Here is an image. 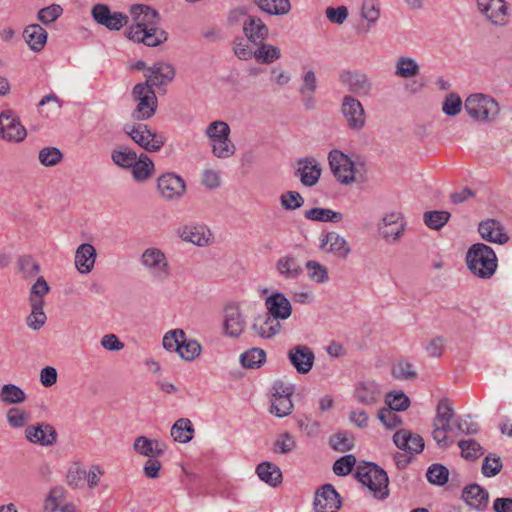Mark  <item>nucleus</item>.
Listing matches in <instances>:
<instances>
[{"mask_svg":"<svg viewBox=\"0 0 512 512\" xmlns=\"http://www.w3.org/2000/svg\"><path fill=\"white\" fill-rule=\"evenodd\" d=\"M260 46L254 51L253 56L259 63L270 64L278 60L281 56L279 48L270 44H259Z\"/></svg>","mask_w":512,"mask_h":512,"instance_id":"nucleus-43","label":"nucleus"},{"mask_svg":"<svg viewBox=\"0 0 512 512\" xmlns=\"http://www.w3.org/2000/svg\"><path fill=\"white\" fill-rule=\"evenodd\" d=\"M479 10L495 25L508 21L507 5L504 0H478Z\"/></svg>","mask_w":512,"mask_h":512,"instance_id":"nucleus-16","label":"nucleus"},{"mask_svg":"<svg viewBox=\"0 0 512 512\" xmlns=\"http://www.w3.org/2000/svg\"><path fill=\"white\" fill-rule=\"evenodd\" d=\"M245 322L241 316L239 307L229 304L225 307L224 328L227 334L233 337L239 336L244 331Z\"/></svg>","mask_w":512,"mask_h":512,"instance_id":"nucleus-27","label":"nucleus"},{"mask_svg":"<svg viewBox=\"0 0 512 512\" xmlns=\"http://www.w3.org/2000/svg\"><path fill=\"white\" fill-rule=\"evenodd\" d=\"M184 331L175 329L167 332L163 337V347L169 351H178L180 343H183Z\"/></svg>","mask_w":512,"mask_h":512,"instance_id":"nucleus-59","label":"nucleus"},{"mask_svg":"<svg viewBox=\"0 0 512 512\" xmlns=\"http://www.w3.org/2000/svg\"><path fill=\"white\" fill-rule=\"evenodd\" d=\"M281 328L280 321L268 313L257 316L252 326V329L261 338H272L280 332Z\"/></svg>","mask_w":512,"mask_h":512,"instance_id":"nucleus-26","label":"nucleus"},{"mask_svg":"<svg viewBox=\"0 0 512 512\" xmlns=\"http://www.w3.org/2000/svg\"><path fill=\"white\" fill-rule=\"evenodd\" d=\"M392 375L396 379L412 380L417 377V373L412 369V364L407 361H398L392 367Z\"/></svg>","mask_w":512,"mask_h":512,"instance_id":"nucleus-54","label":"nucleus"},{"mask_svg":"<svg viewBox=\"0 0 512 512\" xmlns=\"http://www.w3.org/2000/svg\"><path fill=\"white\" fill-rule=\"evenodd\" d=\"M25 434L28 441L41 446H51L57 441L55 428L46 423L28 426Z\"/></svg>","mask_w":512,"mask_h":512,"instance_id":"nucleus-17","label":"nucleus"},{"mask_svg":"<svg viewBox=\"0 0 512 512\" xmlns=\"http://www.w3.org/2000/svg\"><path fill=\"white\" fill-rule=\"evenodd\" d=\"M201 346L195 340H187L184 333L183 343H180L177 353L186 361H192L200 355Z\"/></svg>","mask_w":512,"mask_h":512,"instance_id":"nucleus-50","label":"nucleus"},{"mask_svg":"<svg viewBox=\"0 0 512 512\" xmlns=\"http://www.w3.org/2000/svg\"><path fill=\"white\" fill-rule=\"evenodd\" d=\"M157 186L161 195L167 199L180 198L186 189L184 180L174 173H166L160 176Z\"/></svg>","mask_w":512,"mask_h":512,"instance_id":"nucleus-15","label":"nucleus"},{"mask_svg":"<svg viewBox=\"0 0 512 512\" xmlns=\"http://www.w3.org/2000/svg\"><path fill=\"white\" fill-rule=\"evenodd\" d=\"M450 216L448 211H427L423 215V220L430 229L440 230L448 222Z\"/></svg>","mask_w":512,"mask_h":512,"instance_id":"nucleus-46","label":"nucleus"},{"mask_svg":"<svg viewBox=\"0 0 512 512\" xmlns=\"http://www.w3.org/2000/svg\"><path fill=\"white\" fill-rule=\"evenodd\" d=\"M194 428L187 418L178 419L171 428V436L180 443H187L193 438Z\"/></svg>","mask_w":512,"mask_h":512,"instance_id":"nucleus-36","label":"nucleus"},{"mask_svg":"<svg viewBox=\"0 0 512 512\" xmlns=\"http://www.w3.org/2000/svg\"><path fill=\"white\" fill-rule=\"evenodd\" d=\"M206 134L211 142L219 141L220 139L227 140L230 134V127L224 121H214L208 125Z\"/></svg>","mask_w":512,"mask_h":512,"instance_id":"nucleus-51","label":"nucleus"},{"mask_svg":"<svg viewBox=\"0 0 512 512\" xmlns=\"http://www.w3.org/2000/svg\"><path fill=\"white\" fill-rule=\"evenodd\" d=\"M356 464L354 455H345L334 462L333 471L338 476L348 475Z\"/></svg>","mask_w":512,"mask_h":512,"instance_id":"nucleus-55","label":"nucleus"},{"mask_svg":"<svg viewBox=\"0 0 512 512\" xmlns=\"http://www.w3.org/2000/svg\"><path fill=\"white\" fill-rule=\"evenodd\" d=\"M180 237L198 246L207 245L211 238L210 231L202 225H186L179 230Z\"/></svg>","mask_w":512,"mask_h":512,"instance_id":"nucleus-30","label":"nucleus"},{"mask_svg":"<svg viewBox=\"0 0 512 512\" xmlns=\"http://www.w3.org/2000/svg\"><path fill=\"white\" fill-rule=\"evenodd\" d=\"M419 72V67L417 63L410 58H400L397 63L396 74L403 78H409L417 75Z\"/></svg>","mask_w":512,"mask_h":512,"instance_id":"nucleus-56","label":"nucleus"},{"mask_svg":"<svg viewBox=\"0 0 512 512\" xmlns=\"http://www.w3.org/2000/svg\"><path fill=\"white\" fill-rule=\"evenodd\" d=\"M395 409L390 407L381 408L378 412V418L388 429H394L401 425V418L395 413Z\"/></svg>","mask_w":512,"mask_h":512,"instance_id":"nucleus-58","label":"nucleus"},{"mask_svg":"<svg viewBox=\"0 0 512 512\" xmlns=\"http://www.w3.org/2000/svg\"><path fill=\"white\" fill-rule=\"evenodd\" d=\"M132 95L138 104L132 113L135 120H146L151 118L157 108V97L154 90L147 83H138L132 90Z\"/></svg>","mask_w":512,"mask_h":512,"instance_id":"nucleus-4","label":"nucleus"},{"mask_svg":"<svg viewBox=\"0 0 512 512\" xmlns=\"http://www.w3.org/2000/svg\"><path fill=\"white\" fill-rule=\"evenodd\" d=\"M502 461L499 456L490 454L485 457L482 464V473L486 477L497 475L502 469Z\"/></svg>","mask_w":512,"mask_h":512,"instance_id":"nucleus-57","label":"nucleus"},{"mask_svg":"<svg viewBox=\"0 0 512 512\" xmlns=\"http://www.w3.org/2000/svg\"><path fill=\"white\" fill-rule=\"evenodd\" d=\"M141 262L150 269L157 279L164 280L169 276V264L161 250L157 248L146 249L142 254Z\"/></svg>","mask_w":512,"mask_h":512,"instance_id":"nucleus-11","label":"nucleus"},{"mask_svg":"<svg viewBox=\"0 0 512 512\" xmlns=\"http://www.w3.org/2000/svg\"><path fill=\"white\" fill-rule=\"evenodd\" d=\"M354 397L359 403L370 406L379 401L381 392L375 381H360L355 385Z\"/></svg>","mask_w":512,"mask_h":512,"instance_id":"nucleus-23","label":"nucleus"},{"mask_svg":"<svg viewBox=\"0 0 512 512\" xmlns=\"http://www.w3.org/2000/svg\"><path fill=\"white\" fill-rule=\"evenodd\" d=\"M274 394L270 412L278 417L289 415L293 409L291 396L294 393L293 386H285L283 382H275Z\"/></svg>","mask_w":512,"mask_h":512,"instance_id":"nucleus-9","label":"nucleus"},{"mask_svg":"<svg viewBox=\"0 0 512 512\" xmlns=\"http://www.w3.org/2000/svg\"><path fill=\"white\" fill-rule=\"evenodd\" d=\"M212 152L218 158H227L234 154L235 146L229 138L227 140L212 141Z\"/></svg>","mask_w":512,"mask_h":512,"instance_id":"nucleus-62","label":"nucleus"},{"mask_svg":"<svg viewBox=\"0 0 512 512\" xmlns=\"http://www.w3.org/2000/svg\"><path fill=\"white\" fill-rule=\"evenodd\" d=\"M30 303L32 312L27 318V323L31 328L38 330L46 321V315L43 312L44 301L39 297H30Z\"/></svg>","mask_w":512,"mask_h":512,"instance_id":"nucleus-38","label":"nucleus"},{"mask_svg":"<svg viewBox=\"0 0 512 512\" xmlns=\"http://www.w3.org/2000/svg\"><path fill=\"white\" fill-rule=\"evenodd\" d=\"M305 217L311 221L337 223L343 219L340 212L327 208H312L305 212Z\"/></svg>","mask_w":512,"mask_h":512,"instance_id":"nucleus-40","label":"nucleus"},{"mask_svg":"<svg viewBox=\"0 0 512 512\" xmlns=\"http://www.w3.org/2000/svg\"><path fill=\"white\" fill-rule=\"evenodd\" d=\"M23 36L31 50L35 52L41 51L47 41V32L39 24L28 25L24 29Z\"/></svg>","mask_w":512,"mask_h":512,"instance_id":"nucleus-32","label":"nucleus"},{"mask_svg":"<svg viewBox=\"0 0 512 512\" xmlns=\"http://www.w3.org/2000/svg\"><path fill=\"white\" fill-rule=\"evenodd\" d=\"M462 498L470 507L484 511L489 502V494L486 489L478 484H470L462 491Z\"/></svg>","mask_w":512,"mask_h":512,"instance_id":"nucleus-21","label":"nucleus"},{"mask_svg":"<svg viewBox=\"0 0 512 512\" xmlns=\"http://www.w3.org/2000/svg\"><path fill=\"white\" fill-rule=\"evenodd\" d=\"M478 231L481 237L492 243L505 244L509 237L504 232L501 223L495 219H487L479 224Z\"/></svg>","mask_w":512,"mask_h":512,"instance_id":"nucleus-20","label":"nucleus"},{"mask_svg":"<svg viewBox=\"0 0 512 512\" xmlns=\"http://www.w3.org/2000/svg\"><path fill=\"white\" fill-rule=\"evenodd\" d=\"M306 268L308 270V276L311 280L317 283H324L328 280L327 268L317 261H307Z\"/></svg>","mask_w":512,"mask_h":512,"instance_id":"nucleus-53","label":"nucleus"},{"mask_svg":"<svg viewBox=\"0 0 512 512\" xmlns=\"http://www.w3.org/2000/svg\"><path fill=\"white\" fill-rule=\"evenodd\" d=\"M256 473L265 483L276 487L282 482V472L280 468L270 462H262L258 464Z\"/></svg>","mask_w":512,"mask_h":512,"instance_id":"nucleus-34","label":"nucleus"},{"mask_svg":"<svg viewBox=\"0 0 512 512\" xmlns=\"http://www.w3.org/2000/svg\"><path fill=\"white\" fill-rule=\"evenodd\" d=\"M395 445L404 451L410 453H420L424 449V440L418 434H413L406 429L396 431L393 436Z\"/></svg>","mask_w":512,"mask_h":512,"instance_id":"nucleus-18","label":"nucleus"},{"mask_svg":"<svg viewBox=\"0 0 512 512\" xmlns=\"http://www.w3.org/2000/svg\"><path fill=\"white\" fill-rule=\"evenodd\" d=\"M63 155L55 147H46L39 152V160L44 166H54L59 163Z\"/></svg>","mask_w":512,"mask_h":512,"instance_id":"nucleus-60","label":"nucleus"},{"mask_svg":"<svg viewBox=\"0 0 512 512\" xmlns=\"http://www.w3.org/2000/svg\"><path fill=\"white\" fill-rule=\"evenodd\" d=\"M331 447L339 452H347L354 446V437L346 431L338 432L330 438Z\"/></svg>","mask_w":512,"mask_h":512,"instance_id":"nucleus-49","label":"nucleus"},{"mask_svg":"<svg viewBox=\"0 0 512 512\" xmlns=\"http://www.w3.org/2000/svg\"><path fill=\"white\" fill-rule=\"evenodd\" d=\"M329 165L336 177L342 184H349L355 181V168L351 159L339 150L329 153Z\"/></svg>","mask_w":512,"mask_h":512,"instance_id":"nucleus-8","label":"nucleus"},{"mask_svg":"<svg viewBox=\"0 0 512 512\" xmlns=\"http://www.w3.org/2000/svg\"><path fill=\"white\" fill-rule=\"evenodd\" d=\"M125 131L136 144L149 152L159 151L165 143L163 135L151 131L145 124H136L131 128L126 126Z\"/></svg>","mask_w":512,"mask_h":512,"instance_id":"nucleus-6","label":"nucleus"},{"mask_svg":"<svg viewBox=\"0 0 512 512\" xmlns=\"http://www.w3.org/2000/svg\"><path fill=\"white\" fill-rule=\"evenodd\" d=\"M265 304L266 313L278 321L287 319L292 313L291 303L282 293L272 294L266 299Z\"/></svg>","mask_w":512,"mask_h":512,"instance_id":"nucleus-19","label":"nucleus"},{"mask_svg":"<svg viewBox=\"0 0 512 512\" xmlns=\"http://www.w3.org/2000/svg\"><path fill=\"white\" fill-rule=\"evenodd\" d=\"M458 446L462 457L467 460H476L484 453L482 446L474 439L460 440Z\"/></svg>","mask_w":512,"mask_h":512,"instance_id":"nucleus-47","label":"nucleus"},{"mask_svg":"<svg viewBox=\"0 0 512 512\" xmlns=\"http://www.w3.org/2000/svg\"><path fill=\"white\" fill-rule=\"evenodd\" d=\"M255 4L264 12L274 15H283L289 12V0H254Z\"/></svg>","mask_w":512,"mask_h":512,"instance_id":"nucleus-41","label":"nucleus"},{"mask_svg":"<svg viewBox=\"0 0 512 512\" xmlns=\"http://www.w3.org/2000/svg\"><path fill=\"white\" fill-rule=\"evenodd\" d=\"M465 110L475 120H488L498 114L499 106L489 96L472 94L465 101Z\"/></svg>","mask_w":512,"mask_h":512,"instance_id":"nucleus-5","label":"nucleus"},{"mask_svg":"<svg viewBox=\"0 0 512 512\" xmlns=\"http://www.w3.org/2000/svg\"><path fill=\"white\" fill-rule=\"evenodd\" d=\"M111 158L117 166L122 168H131L137 159V154L128 147H124L120 150H113Z\"/></svg>","mask_w":512,"mask_h":512,"instance_id":"nucleus-48","label":"nucleus"},{"mask_svg":"<svg viewBox=\"0 0 512 512\" xmlns=\"http://www.w3.org/2000/svg\"><path fill=\"white\" fill-rule=\"evenodd\" d=\"M404 230L403 217L399 213H390L383 218L380 233L385 239L396 240Z\"/></svg>","mask_w":512,"mask_h":512,"instance_id":"nucleus-31","label":"nucleus"},{"mask_svg":"<svg viewBox=\"0 0 512 512\" xmlns=\"http://www.w3.org/2000/svg\"><path fill=\"white\" fill-rule=\"evenodd\" d=\"M243 32L249 41L258 45L268 37V27L260 18L248 15L243 22Z\"/></svg>","mask_w":512,"mask_h":512,"instance_id":"nucleus-24","label":"nucleus"},{"mask_svg":"<svg viewBox=\"0 0 512 512\" xmlns=\"http://www.w3.org/2000/svg\"><path fill=\"white\" fill-rule=\"evenodd\" d=\"M288 357L292 365L301 374L309 372L313 366L314 354L307 346L298 345L294 347L289 351Z\"/></svg>","mask_w":512,"mask_h":512,"instance_id":"nucleus-22","label":"nucleus"},{"mask_svg":"<svg viewBox=\"0 0 512 512\" xmlns=\"http://www.w3.org/2000/svg\"><path fill=\"white\" fill-rule=\"evenodd\" d=\"M27 131L19 117L12 110H4L0 114V136L2 139L19 143L25 139Z\"/></svg>","mask_w":512,"mask_h":512,"instance_id":"nucleus-7","label":"nucleus"},{"mask_svg":"<svg viewBox=\"0 0 512 512\" xmlns=\"http://www.w3.org/2000/svg\"><path fill=\"white\" fill-rule=\"evenodd\" d=\"M454 409L452 403L448 398H442L436 408V416L433 422L448 421L454 417Z\"/></svg>","mask_w":512,"mask_h":512,"instance_id":"nucleus-61","label":"nucleus"},{"mask_svg":"<svg viewBox=\"0 0 512 512\" xmlns=\"http://www.w3.org/2000/svg\"><path fill=\"white\" fill-rule=\"evenodd\" d=\"M95 258V248L88 243L81 244L77 248L75 254V265L77 270L82 274L89 273L93 269Z\"/></svg>","mask_w":512,"mask_h":512,"instance_id":"nucleus-29","label":"nucleus"},{"mask_svg":"<svg viewBox=\"0 0 512 512\" xmlns=\"http://www.w3.org/2000/svg\"><path fill=\"white\" fill-rule=\"evenodd\" d=\"M131 169L134 179L138 182H142L152 176L154 172V163L146 154L142 153L137 157Z\"/></svg>","mask_w":512,"mask_h":512,"instance_id":"nucleus-35","label":"nucleus"},{"mask_svg":"<svg viewBox=\"0 0 512 512\" xmlns=\"http://www.w3.org/2000/svg\"><path fill=\"white\" fill-rule=\"evenodd\" d=\"M355 477L373 493L376 499L383 500L389 495L387 473L378 465L370 462L359 464Z\"/></svg>","mask_w":512,"mask_h":512,"instance_id":"nucleus-3","label":"nucleus"},{"mask_svg":"<svg viewBox=\"0 0 512 512\" xmlns=\"http://www.w3.org/2000/svg\"><path fill=\"white\" fill-rule=\"evenodd\" d=\"M320 247L335 256L345 259L350 253L347 241L336 232H328L321 239Z\"/></svg>","mask_w":512,"mask_h":512,"instance_id":"nucleus-25","label":"nucleus"},{"mask_svg":"<svg viewBox=\"0 0 512 512\" xmlns=\"http://www.w3.org/2000/svg\"><path fill=\"white\" fill-rule=\"evenodd\" d=\"M266 353L261 348H252L241 355L240 361L243 367L256 369L263 365Z\"/></svg>","mask_w":512,"mask_h":512,"instance_id":"nucleus-42","label":"nucleus"},{"mask_svg":"<svg viewBox=\"0 0 512 512\" xmlns=\"http://www.w3.org/2000/svg\"><path fill=\"white\" fill-rule=\"evenodd\" d=\"M304 203L303 197L299 192L288 191L281 195V205L286 210H295L300 208Z\"/></svg>","mask_w":512,"mask_h":512,"instance_id":"nucleus-63","label":"nucleus"},{"mask_svg":"<svg viewBox=\"0 0 512 512\" xmlns=\"http://www.w3.org/2000/svg\"><path fill=\"white\" fill-rule=\"evenodd\" d=\"M132 24L125 30V36L136 43L148 47H156L168 39V33L159 27V12L145 4H134L130 7Z\"/></svg>","mask_w":512,"mask_h":512,"instance_id":"nucleus-1","label":"nucleus"},{"mask_svg":"<svg viewBox=\"0 0 512 512\" xmlns=\"http://www.w3.org/2000/svg\"><path fill=\"white\" fill-rule=\"evenodd\" d=\"M433 439L440 447L449 446L452 441L448 439L447 434L452 431L451 420L433 422Z\"/></svg>","mask_w":512,"mask_h":512,"instance_id":"nucleus-45","label":"nucleus"},{"mask_svg":"<svg viewBox=\"0 0 512 512\" xmlns=\"http://www.w3.org/2000/svg\"><path fill=\"white\" fill-rule=\"evenodd\" d=\"M342 113L349 128L360 130L365 125V114L362 104L351 96H345L342 103Z\"/></svg>","mask_w":512,"mask_h":512,"instance_id":"nucleus-14","label":"nucleus"},{"mask_svg":"<svg viewBox=\"0 0 512 512\" xmlns=\"http://www.w3.org/2000/svg\"><path fill=\"white\" fill-rule=\"evenodd\" d=\"M94 20L109 30H120L127 25L128 16L122 12H111L106 4H96L92 8Z\"/></svg>","mask_w":512,"mask_h":512,"instance_id":"nucleus-10","label":"nucleus"},{"mask_svg":"<svg viewBox=\"0 0 512 512\" xmlns=\"http://www.w3.org/2000/svg\"><path fill=\"white\" fill-rule=\"evenodd\" d=\"M175 76V70L172 65L164 62L155 63L153 66L147 68L145 77L147 78L144 83L149 87H162L170 83Z\"/></svg>","mask_w":512,"mask_h":512,"instance_id":"nucleus-13","label":"nucleus"},{"mask_svg":"<svg viewBox=\"0 0 512 512\" xmlns=\"http://www.w3.org/2000/svg\"><path fill=\"white\" fill-rule=\"evenodd\" d=\"M134 450L149 458L161 456L165 451V445L157 440H151L145 436H139L134 441Z\"/></svg>","mask_w":512,"mask_h":512,"instance_id":"nucleus-33","label":"nucleus"},{"mask_svg":"<svg viewBox=\"0 0 512 512\" xmlns=\"http://www.w3.org/2000/svg\"><path fill=\"white\" fill-rule=\"evenodd\" d=\"M18 263H19L21 272L27 278L35 277L40 271L39 265L30 256L21 257L19 259Z\"/></svg>","mask_w":512,"mask_h":512,"instance_id":"nucleus-64","label":"nucleus"},{"mask_svg":"<svg viewBox=\"0 0 512 512\" xmlns=\"http://www.w3.org/2000/svg\"><path fill=\"white\" fill-rule=\"evenodd\" d=\"M341 504L340 495L331 484L323 485L316 492L314 500L316 512H337Z\"/></svg>","mask_w":512,"mask_h":512,"instance_id":"nucleus-12","label":"nucleus"},{"mask_svg":"<svg viewBox=\"0 0 512 512\" xmlns=\"http://www.w3.org/2000/svg\"><path fill=\"white\" fill-rule=\"evenodd\" d=\"M0 399L6 404H19L25 401L24 391L14 384H6L0 392Z\"/></svg>","mask_w":512,"mask_h":512,"instance_id":"nucleus-44","label":"nucleus"},{"mask_svg":"<svg viewBox=\"0 0 512 512\" xmlns=\"http://www.w3.org/2000/svg\"><path fill=\"white\" fill-rule=\"evenodd\" d=\"M426 476L430 483L441 486L448 481L449 471L441 464H433L428 468Z\"/></svg>","mask_w":512,"mask_h":512,"instance_id":"nucleus-52","label":"nucleus"},{"mask_svg":"<svg viewBox=\"0 0 512 512\" xmlns=\"http://www.w3.org/2000/svg\"><path fill=\"white\" fill-rule=\"evenodd\" d=\"M277 270L285 278H297L302 272V267L293 256H284L277 261Z\"/></svg>","mask_w":512,"mask_h":512,"instance_id":"nucleus-39","label":"nucleus"},{"mask_svg":"<svg viewBox=\"0 0 512 512\" xmlns=\"http://www.w3.org/2000/svg\"><path fill=\"white\" fill-rule=\"evenodd\" d=\"M340 79L351 92L358 95H366L371 89V83L365 74L344 71L340 74Z\"/></svg>","mask_w":512,"mask_h":512,"instance_id":"nucleus-28","label":"nucleus"},{"mask_svg":"<svg viewBox=\"0 0 512 512\" xmlns=\"http://www.w3.org/2000/svg\"><path fill=\"white\" fill-rule=\"evenodd\" d=\"M466 263L471 273L482 279L491 278L497 269L496 254L484 243L473 244L468 249Z\"/></svg>","mask_w":512,"mask_h":512,"instance_id":"nucleus-2","label":"nucleus"},{"mask_svg":"<svg viewBox=\"0 0 512 512\" xmlns=\"http://www.w3.org/2000/svg\"><path fill=\"white\" fill-rule=\"evenodd\" d=\"M300 166L297 170V174L300 175L301 182L305 186H313L319 180L321 175V169L317 166V164H313V161H300Z\"/></svg>","mask_w":512,"mask_h":512,"instance_id":"nucleus-37","label":"nucleus"}]
</instances>
